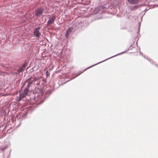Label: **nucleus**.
<instances>
[{"label":"nucleus","instance_id":"12","mask_svg":"<svg viewBox=\"0 0 158 158\" xmlns=\"http://www.w3.org/2000/svg\"><path fill=\"white\" fill-rule=\"evenodd\" d=\"M6 148V146H0V149L2 150H5Z\"/></svg>","mask_w":158,"mask_h":158},{"label":"nucleus","instance_id":"15","mask_svg":"<svg viewBox=\"0 0 158 158\" xmlns=\"http://www.w3.org/2000/svg\"><path fill=\"white\" fill-rule=\"evenodd\" d=\"M112 57H109V59H110V58H112Z\"/></svg>","mask_w":158,"mask_h":158},{"label":"nucleus","instance_id":"8","mask_svg":"<svg viewBox=\"0 0 158 158\" xmlns=\"http://www.w3.org/2000/svg\"><path fill=\"white\" fill-rule=\"evenodd\" d=\"M26 67L25 64H24L21 67L18 69V71L19 73L23 71L25 69Z\"/></svg>","mask_w":158,"mask_h":158},{"label":"nucleus","instance_id":"16","mask_svg":"<svg viewBox=\"0 0 158 158\" xmlns=\"http://www.w3.org/2000/svg\"><path fill=\"white\" fill-rule=\"evenodd\" d=\"M42 83V80H41V83Z\"/></svg>","mask_w":158,"mask_h":158},{"label":"nucleus","instance_id":"14","mask_svg":"<svg viewBox=\"0 0 158 158\" xmlns=\"http://www.w3.org/2000/svg\"><path fill=\"white\" fill-rule=\"evenodd\" d=\"M38 80V79H36V81H37Z\"/></svg>","mask_w":158,"mask_h":158},{"label":"nucleus","instance_id":"7","mask_svg":"<svg viewBox=\"0 0 158 158\" xmlns=\"http://www.w3.org/2000/svg\"><path fill=\"white\" fill-rule=\"evenodd\" d=\"M73 30V28L72 27H70L67 30L65 34V36L67 38H68L69 34L71 33Z\"/></svg>","mask_w":158,"mask_h":158},{"label":"nucleus","instance_id":"6","mask_svg":"<svg viewBox=\"0 0 158 158\" xmlns=\"http://www.w3.org/2000/svg\"><path fill=\"white\" fill-rule=\"evenodd\" d=\"M56 18V17L54 15H53V16L52 18H50V19L47 22L48 25V26L50 24H52V23H53L54 21H55Z\"/></svg>","mask_w":158,"mask_h":158},{"label":"nucleus","instance_id":"3","mask_svg":"<svg viewBox=\"0 0 158 158\" xmlns=\"http://www.w3.org/2000/svg\"><path fill=\"white\" fill-rule=\"evenodd\" d=\"M28 89L26 88H25L23 92L22 93L20 94H19V100H20L21 99H22L26 96L28 92Z\"/></svg>","mask_w":158,"mask_h":158},{"label":"nucleus","instance_id":"17","mask_svg":"<svg viewBox=\"0 0 158 158\" xmlns=\"http://www.w3.org/2000/svg\"><path fill=\"white\" fill-rule=\"evenodd\" d=\"M48 71H46V73H47V72H48Z\"/></svg>","mask_w":158,"mask_h":158},{"label":"nucleus","instance_id":"10","mask_svg":"<svg viewBox=\"0 0 158 158\" xmlns=\"http://www.w3.org/2000/svg\"><path fill=\"white\" fill-rule=\"evenodd\" d=\"M31 83L29 81V80H27L24 83V85H26L27 88H29L31 84Z\"/></svg>","mask_w":158,"mask_h":158},{"label":"nucleus","instance_id":"2","mask_svg":"<svg viewBox=\"0 0 158 158\" xmlns=\"http://www.w3.org/2000/svg\"><path fill=\"white\" fill-rule=\"evenodd\" d=\"M44 10V8L42 7L37 8L35 11V15L37 16H39L41 15H42Z\"/></svg>","mask_w":158,"mask_h":158},{"label":"nucleus","instance_id":"5","mask_svg":"<svg viewBox=\"0 0 158 158\" xmlns=\"http://www.w3.org/2000/svg\"><path fill=\"white\" fill-rule=\"evenodd\" d=\"M108 59H109V58H107V59H106V60H103V61H101V62H99V63H97V64H94V65H92V66H90V67H89V68H87V69H85V70H83V71H82V72H80L79 73H78L77 74V76H76L75 77H73V78L72 79H74V78H75V77H77V76H78L79 75H80V74H81V73H83V72L84 71H85V70L86 69H89V68H91V67H92V66H94V65H97V64H100V63H102V62H104V61H106V60H108Z\"/></svg>","mask_w":158,"mask_h":158},{"label":"nucleus","instance_id":"13","mask_svg":"<svg viewBox=\"0 0 158 158\" xmlns=\"http://www.w3.org/2000/svg\"><path fill=\"white\" fill-rule=\"evenodd\" d=\"M35 85H37V86L38 87H39L40 86V82L39 81V83L38 82V81L36 83H35Z\"/></svg>","mask_w":158,"mask_h":158},{"label":"nucleus","instance_id":"1","mask_svg":"<svg viewBox=\"0 0 158 158\" xmlns=\"http://www.w3.org/2000/svg\"><path fill=\"white\" fill-rule=\"evenodd\" d=\"M109 2V0H105L104 1V6H101L99 7H98L95 8V10L94 11V13L96 14L98 12H99V10L101 9H103L104 8H107L109 7V5L107 4Z\"/></svg>","mask_w":158,"mask_h":158},{"label":"nucleus","instance_id":"9","mask_svg":"<svg viewBox=\"0 0 158 158\" xmlns=\"http://www.w3.org/2000/svg\"><path fill=\"white\" fill-rule=\"evenodd\" d=\"M128 2L132 4H136L138 3V0H128Z\"/></svg>","mask_w":158,"mask_h":158},{"label":"nucleus","instance_id":"4","mask_svg":"<svg viewBox=\"0 0 158 158\" xmlns=\"http://www.w3.org/2000/svg\"><path fill=\"white\" fill-rule=\"evenodd\" d=\"M40 29V27H38L36 28L34 31V35L36 37H39L40 35V33L39 31V30Z\"/></svg>","mask_w":158,"mask_h":158},{"label":"nucleus","instance_id":"11","mask_svg":"<svg viewBox=\"0 0 158 158\" xmlns=\"http://www.w3.org/2000/svg\"><path fill=\"white\" fill-rule=\"evenodd\" d=\"M40 85H43L44 84L45 82L44 81V79L43 78L41 77L40 78Z\"/></svg>","mask_w":158,"mask_h":158}]
</instances>
